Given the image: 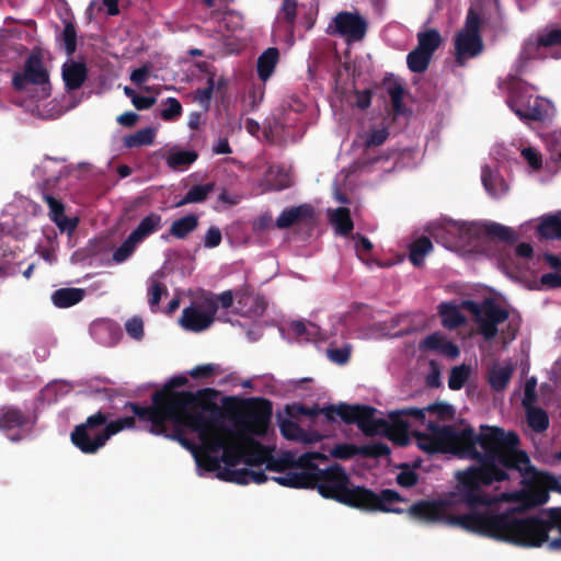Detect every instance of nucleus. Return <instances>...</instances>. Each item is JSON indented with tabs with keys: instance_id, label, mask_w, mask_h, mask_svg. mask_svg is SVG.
<instances>
[{
	"instance_id": "nucleus-1",
	"label": "nucleus",
	"mask_w": 561,
	"mask_h": 561,
	"mask_svg": "<svg viewBox=\"0 0 561 561\" xmlns=\"http://www.w3.org/2000/svg\"><path fill=\"white\" fill-rule=\"evenodd\" d=\"M129 407L140 421L148 423L151 434L178 440L188 449L201 477L217 471L219 479L238 484L263 483L268 479L264 472L231 468L240 463L265 465L278 472L271 480L279 485L317 488L323 497L366 511L403 512L397 506L402 501L397 492L374 493L353 486L340 466L320 469L319 465L327 460L322 453L277 454L270 443L272 407L266 400L242 401L231 422L218 408L201 404L186 392L158 391L150 407Z\"/></svg>"
},
{
	"instance_id": "nucleus-2",
	"label": "nucleus",
	"mask_w": 561,
	"mask_h": 561,
	"mask_svg": "<svg viewBox=\"0 0 561 561\" xmlns=\"http://www.w3.org/2000/svg\"><path fill=\"white\" fill-rule=\"evenodd\" d=\"M448 407L428 405L425 409L409 408L391 411L388 421L378 417L369 407L339 404L309 414L308 428L305 421L291 419L279 422L282 435L289 440L304 444L317 443L327 436L321 430L324 423L337 417L346 423H356L369 436L381 435L397 445L410 443L413 434L422 450L450 453L460 458L473 459L479 466L457 471V484L453 491L436 500L419 501L410 506L409 515L423 523H442L465 530L513 543V492L490 495L483 486L511 480L513 470V432L481 426V433L466 424L439 425L425 414L439 415Z\"/></svg>"
},
{
	"instance_id": "nucleus-3",
	"label": "nucleus",
	"mask_w": 561,
	"mask_h": 561,
	"mask_svg": "<svg viewBox=\"0 0 561 561\" xmlns=\"http://www.w3.org/2000/svg\"><path fill=\"white\" fill-rule=\"evenodd\" d=\"M461 305L473 314L478 331L485 340H492L500 334L502 342L506 344L515 339L520 325L518 314L511 313L493 300L481 304L465 300Z\"/></svg>"
},
{
	"instance_id": "nucleus-4",
	"label": "nucleus",
	"mask_w": 561,
	"mask_h": 561,
	"mask_svg": "<svg viewBox=\"0 0 561 561\" xmlns=\"http://www.w3.org/2000/svg\"><path fill=\"white\" fill-rule=\"evenodd\" d=\"M482 221L442 218L427 226V232L446 249L461 254L478 250L483 240Z\"/></svg>"
},
{
	"instance_id": "nucleus-5",
	"label": "nucleus",
	"mask_w": 561,
	"mask_h": 561,
	"mask_svg": "<svg viewBox=\"0 0 561 561\" xmlns=\"http://www.w3.org/2000/svg\"><path fill=\"white\" fill-rule=\"evenodd\" d=\"M134 417L125 416L107 422L106 415L98 412L78 425L71 433V440L82 453L94 454L106 442L123 430L133 428Z\"/></svg>"
},
{
	"instance_id": "nucleus-6",
	"label": "nucleus",
	"mask_w": 561,
	"mask_h": 561,
	"mask_svg": "<svg viewBox=\"0 0 561 561\" xmlns=\"http://www.w3.org/2000/svg\"><path fill=\"white\" fill-rule=\"evenodd\" d=\"M507 105L522 121H545L554 115L553 104L534 94V89L511 76L505 87Z\"/></svg>"
},
{
	"instance_id": "nucleus-7",
	"label": "nucleus",
	"mask_w": 561,
	"mask_h": 561,
	"mask_svg": "<svg viewBox=\"0 0 561 561\" xmlns=\"http://www.w3.org/2000/svg\"><path fill=\"white\" fill-rule=\"evenodd\" d=\"M13 88L34 100H43L50 94V82L47 70L38 56H30L23 71L14 72Z\"/></svg>"
},
{
	"instance_id": "nucleus-8",
	"label": "nucleus",
	"mask_w": 561,
	"mask_h": 561,
	"mask_svg": "<svg viewBox=\"0 0 561 561\" xmlns=\"http://www.w3.org/2000/svg\"><path fill=\"white\" fill-rule=\"evenodd\" d=\"M480 22V10L473 4L468 11L463 28L455 37L456 62L459 66H463L468 59L477 57L482 51Z\"/></svg>"
},
{
	"instance_id": "nucleus-9",
	"label": "nucleus",
	"mask_w": 561,
	"mask_h": 561,
	"mask_svg": "<svg viewBox=\"0 0 561 561\" xmlns=\"http://www.w3.org/2000/svg\"><path fill=\"white\" fill-rule=\"evenodd\" d=\"M215 314V302L203 298L183 310L180 323L185 330L201 332L210 327Z\"/></svg>"
},
{
	"instance_id": "nucleus-10",
	"label": "nucleus",
	"mask_w": 561,
	"mask_h": 561,
	"mask_svg": "<svg viewBox=\"0 0 561 561\" xmlns=\"http://www.w3.org/2000/svg\"><path fill=\"white\" fill-rule=\"evenodd\" d=\"M367 31L366 20L357 13L340 12L328 26V33L345 37L348 42L363 39Z\"/></svg>"
},
{
	"instance_id": "nucleus-11",
	"label": "nucleus",
	"mask_w": 561,
	"mask_h": 561,
	"mask_svg": "<svg viewBox=\"0 0 561 561\" xmlns=\"http://www.w3.org/2000/svg\"><path fill=\"white\" fill-rule=\"evenodd\" d=\"M533 248L529 243L523 242L516 245L514 251L506 252L501 256L499 263L501 268L511 277L525 274L533 262Z\"/></svg>"
},
{
	"instance_id": "nucleus-12",
	"label": "nucleus",
	"mask_w": 561,
	"mask_h": 561,
	"mask_svg": "<svg viewBox=\"0 0 561 561\" xmlns=\"http://www.w3.org/2000/svg\"><path fill=\"white\" fill-rule=\"evenodd\" d=\"M558 45H561V28L546 30L536 38V41H528L525 43L522 50V58H546L548 56V50Z\"/></svg>"
},
{
	"instance_id": "nucleus-13",
	"label": "nucleus",
	"mask_w": 561,
	"mask_h": 561,
	"mask_svg": "<svg viewBox=\"0 0 561 561\" xmlns=\"http://www.w3.org/2000/svg\"><path fill=\"white\" fill-rule=\"evenodd\" d=\"M296 13L297 1L284 0L274 23V37L288 43L293 42Z\"/></svg>"
},
{
	"instance_id": "nucleus-14",
	"label": "nucleus",
	"mask_w": 561,
	"mask_h": 561,
	"mask_svg": "<svg viewBox=\"0 0 561 561\" xmlns=\"http://www.w3.org/2000/svg\"><path fill=\"white\" fill-rule=\"evenodd\" d=\"M27 424V416L14 408L5 409L0 416V432L11 442H18L25 436Z\"/></svg>"
},
{
	"instance_id": "nucleus-15",
	"label": "nucleus",
	"mask_w": 561,
	"mask_h": 561,
	"mask_svg": "<svg viewBox=\"0 0 561 561\" xmlns=\"http://www.w3.org/2000/svg\"><path fill=\"white\" fill-rule=\"evenodd\" d=\"M43 198L49 207L50 219L57 225L60 231L71 233L78 225V219L67 217L64 213V205L53 196L44 194Z\"/></svg>"
},
{
	"instance_id": "nucleus-16",
	"label": "nucleus",
	"mask_w": 561,
	"mask_h": 561,
	"mask_svg": "<svg viewBox=\"0 0 561 561\" xmlns=\"http://www.w3.org/2000/svg\"><path fill=\"white\" fill-rule=\"evenodd\" d=\"M481 180L485 191L492 197H501L508 191V184L499 171L488 165L482 168Z\"/></svg>"
},
{
	"instance_id": "nucleus-17",
	"label": "nucleus",
	"mask_w": 561,
	"mask_h": 561,
	"mask_svg": "<svg viewBox=\"0 0 561 561\" xmlns=\"http://www.w3.org/2000/svg\"><path fill=\"white\" fill-rule=\"evenodd\" d=\"M87 78L84 64L68 59L62 66V79L68 90H76L82 85Z\"/></svg>"
},
{
	"instance_id": "nucleus-18",
	"label": "nucleus",
	"mask_w": 561,
	"mask_h": 561,
	"mask_svg": "<svg viewBox=\"0 0 561 561\" xmlns=\"http://www.w3.org/2000/svg\"><path fill=\"white\" fill-rule=\"evenodd\" d=\"M34 174L37 178H43L46 184H49L51 181L67 175L68 168L61 160L46 158L42 161L41 165L36 167Z\"/></svg>"
},
{
	"instance_id": "nucleus-19",
	"label": "nucleus",
	"mask_w": 561,
	"mask_h": 561,
	"mask_svg": "<svg viewBox=\"0 0 561 561\" xmlns=\"http://www.w3.org/2000/svg\"><path fill=\"white\" fill-rule=\"evenodd\" d=\"M313 216V208L309 205H300L285 209L277 218L276 226L280 229L290 227L294 224L310 220Z\"/></svg>"
},
{
	"instance_id": "nucleus-20",
	"label": "nucleus",
	"mask_w": 561,
	"mask_h": 561,
	"mask_svg": "<svg viewBox=\"0 0 561 561\" xmlns=\"http://www.w3.org/2000/svg\"><path fill=\"white\" fill-rule=\"evenodd\" d=\"M238 308L237 312L244 317H256L263 313L265 301L263 298L249 294H237Z\"/></svg>"
},
{
	"instance_id": "nucleus-21",
	"label": "nucleus",
	"mask_w": 561,
	"mask_h": 561,
	"mask_svg": "<svg viewBox=\"0 0 561 561\" xmlns=\"http://www.w3.org/2000/svg\"><path fill=\"white\" fill-rule=\"evenodd\" d=\"M482 237L497 239L505 242H514L517 240L518 234L511 228L494 221H482Z\"/></svg>"
},
{
	"instance_id": "nucleus-22",
	"label": "nucleus",
	"mask_w": 561,
	"mask_h": 561,
	"mask_svg": "<svg viewBox=\"0 0 561 561\" xmlns=\"http://www.w3.org/2000/svg\"><path fill=\"white\" fill-rule=\"evenodd\" d=\"M279 53L277 48L270 47L263 51L257 58V76L262 81H266L271 78L274 69L278 62Z\"/></svg>"
},
{
	"instance_id": "nucleus-23",
	"label": "nucleus",
	"mask_w": 561,
	"mask_h": 561,
	"mask_svg": "<svg viewBox=\"0 0 561 561\" xmlns=\"http://www.w3.org/2000/svg\"><path fill=\"white\" fill-rule=\"evenodd\" d=\"M537 229L546 239H561V210L541 217Z\"/></svg>"
},
{
	"instance_id": "nucleus-24",
	"label": "nucleus",
	"mask_w": 561,
	"mask_h": 561,
	"mask_svg": "<svg viewBox=\"0 0 561 561\" xmlns=\"http://www.w3.org/2000/svg\"><path fill=\"white\" fill-rule=\"evenodd\" d=\"M84 297V290L80 288H60L53 293L51 301L58 308H69L80 302Z\"/></svg>"
},
{
	"instance_id": "nucleus-25",
	"label": "nucleus",
	"mask_w": 561,
	"mask_h": 561,
	"mask_svg": "<svg viewBox=\"0 0 561 561\" xmlns=\"http://www.w3.org/2000/svg\"><path fill=\"white\" fill-rule=\"evenodd\" d=\"M197 159V153L193 150H180L172 148L165 156L168 167L173 170H183Z\"/></svg>"
},
{
	"instance_id": "nucleus-26",
	"label": "nucleus",
	"mask_w": 561,
	"mask_h": 561,
	"mask_svg": "<svg viewBox=\"0 0 561 561\" xmlns=\"http://www.w3.org/2000/svg\"><path fill=\"white\" fill-rule=\"evenodd\" d=\"M162 218L159 214L151 213L144 217L137 228L130 233V236L140 243L148 236L153 233L161 227Z\"/></svg>"
},
{
	"instance_id": "nucleus-27",
	"label": "nucleus",
	"mask_w": 561,
	"mask_h": 561,
	"mask_svg": "<svg viewBox=\"0 0 561 561\" xmlns=\"http://www.w3.org/2000/svg\"><path fill=\"white\" fill-rule=\"evenodd\" d=\"M328 216L331 225L340 234H347L353 230V221L350 216V209L346 207H339L336 209H329Z\"/></svg>"
},
{
	"instance_id": "nucleus-28",
	"label": "nucleus",
	"mask_w": 561,
	"mask_h": 561,
	"mask_svg": "<svg viewBox=\"0 0 561 561\" xmlns=\"http://www.w3.org/2000/svg\"><path fill=\"white\" fill-rule=\"evenodd\" d=\"M439 314L443 325L448 329L457 328L465 322V316L454 302H443L439 306Z\"/></svg>"
},
{
	"instance_id": "nucleus-29",
	"label": "nucleus",
	"mask_w": 561,
	"mask_h": 561,
	"mask_svg": "<svg viewBox=\"0 0 561 561\" xmlns=\"http://www.w3.org/2000/svg\"><path fill=\"white\" fill-rule=\"evenodd\" d=\"M512 374L513 367L511 364H495L489 373L490 385L497 391L503 390L511 380Z\"/></svg>"
},
{
	"instance_id": "nucleus-30",
	"label": "nucleus",
	"mask_w": 561,
	"mask_h": 561,
	"mask_svg": "<svg viewBox=\"0 0 561 561\" xmlns=\"http://www.w3.org/2000/svg\"><path fill=\"white\" fill-rule=\"evenodd\" d=\"M198 226V217L196 215H187L172 222L170 233L176 239H184L193 232Z\"/></svg>"
},
{
	"instance_id": "nucleus-31",
	"label": "nucleus",
	"mask_w": 561,
	"mask_h": 561,
	"mask_svg": "<svg viewBox=\"0 0 561 561\" xmlns=\"http://www.w3.org/2000/svg\"><path fill=\"white\" fill-rule=\"evenodd\" d=\"M163 275V272L158 271L151 275L148 282L149 305L152 310L158 307L162 295L167 294Z\"/></svg>"
},
{
	"instance_id": "nucleus-32",
	"label": "nucleus",
	"mask_w": 561,
	"mask_h": 561,
	"mask_svg": "<svg viewBox=\"0 0 561 561\" xmlns=\"http://www.w3.org/2000/svg\"><path fill=\"white\" fill-rule=\"evenodd\" d=\"M442 36L437 30L428 28L417 34V48L433 56L434 51L440 46Z\"/></svg>"
},
{
	"instance_id": "nucleus-33",
	"label": "nucleus",
	"mask_w": 561,
	"mask_h": 561,
	"mask_svg": "<svg viewBox=\"0 0 561 561\" xmlns=\"http://www.w3.org/2000/svg\"><path fill=\"white\" fill-rule=\"evenodd\" d=\"M154 137L156 129L152 127H147L137 130L135 134L125 136L123 141L127 148H136L153 144Z\"/></svg>"
},
{
	"instance_id": "nucleus-34",
	"label": "nucleus",
	"mask_w": 561,
	"mask_h": 561,
	"mask_svg": "<svg viewBox=\"0 0 561 561\" xmlns=\"http://www.w3.org/2000/svg\"><path fill=\"white\" fill-rule=\"evenodd\" d=\"M433 250V244L428 238H420L410 245V261L413 265L423 264L425 256Z\"/></svg>"
},
{
	"instance_id": "nucleus-35",
	"label": "nucleus",
	"mask_w": 561,
	"mask_h": 561,
	"mask_svg": "<svg viewBox=\"0 0 561 561\" xmlns=\"http://www.w3.org/2000/svg\"><path fill=\"white\" fill-rule=\"evenodd\" d=\"M214 184L207 183L193 186L187 194L175 204V207H182L191 203H201L206 199L207 195L213 192Z\"/></svg>"
},
{
	"instance_id": "nucleus-36",
	"label": "nucleus",
	"mask_w": 561,
	"mask_h": 561,
	"mask_svg": "<svg viewBox=\"0 0 561 561\" xmlns=\"http://www.w3.org/2000/svg\"><path fill=\"white\" fill-rule=\"evenodd\" d=\"M290 184L287 172L279 168H271L266 175V184L263 190H283Z\"/></svg>"
},
{
	"instance_id": "nucleus-37",
	"label": "nucleus",
	"mask_w": 561,
	"mask_h": 561,
	"mask_svg": "<svg viewBox=\"0 0 561 561\" xmlns=\"http://www.w3.org/2000/svg\"><path fill=\"white\" fill-rule=\"evenodd\" d=\"M432 59V56L415 47L412 51H410L407 56V64L411 71L413 72H423L427 69L428 64Z\"/></svg>"
},
{
	"instance_id": "nucleus-38",
	"label": "nucleus",
	"mask_w": 561,
	"mask_h": 561,
	"mask_svg": "<svg viewBox=\"0 0 561 561\" xmlns=\"http://www.w3.org/2000/svg\"><path fill=\"white\" fill-rule=\"evenodd\" d=\"M242 26V19L239 14L227 12L219 22L218 33L222 38H228V34L237 32Z\"/></svg>"
},
{
	"instance_id": "nucleus-39",
	"label": "nucleus",
	"mask_w": 561,
	"mask_h": 561,
	"mask_svg": "<svg viewBox=\"0 0 561 561\" xmlns=\"http://www.w3.org/2000/svg\"><path fill=\"white\" fill-rule=\"evenodd\" d=\"M527 421L529 426L536 432H543L549 425L547 413L542 409L528 408Z\"/></svg>"
},
{
	"instance_id": "nucleus-40",
	"label": "nucleus",
	"mask_w": 561,
	"mask_h": 561,
	"mask_svg": "<svg viewBox=\"0 0 561 561\" xmlns=\"http://www.w3.org/2000/svg\"><path fill=\"white\" fill-rule=\"evenodd\" d=\"M139 243L129 234L128 238L113 252L112 260L116 264L125 262L131 256Z\"/></svg>"
},
{
	"instance_id": "nucleus-41",
	"label": "nucleus",
	"mask_w": 561,
	"mask_h": 561,
	"mask_svg": "<svg viewBox=\"0 0 561 561\" xmlns=\"http://www.w3.org/2000/svg\"><path fill=\"white\" fill-rule=\"evenodd\" d=\"M520 156L527 163L530 171H539L542 167V154L539 150L530 146L520 148Z\"/></svg>"
},
{
	"instance_id": "nucleus-42",
	"label": "nucleus",
	"mask_w": 561,
	"mask_h": 561,
	"mask_svg": "<svg viewBox=\"0 0 561 561\" xmlns=\"http://www.w3.org/2000/svg\"><path fill=\"white\" fill-rule=\"evenodd\" d=\"M551 266L556 268L552 273H547L541 276V284L548 287L561 286V262L559 259L549 255L547 256Z\"/></svg>"
},
{
	"instance_id": "nucleus-43",
	"label": "nucleus",
	"mask_w": 561,
	"mask_h": 561,
	"mask_svg": "<svg viewBox=\"0 0 561 561\" xmlns=\"http://www.w3.org/2000/svg\"><path fill=\"white\" fill-rule=\"evenodd\" d=\"M388 137L386 127L380 126L370 129L362 136L363 142L366 147H375L381 145Z\"/></svg>"
},
{
	"instance_id": "nucleus-44",
	"label": "nucleus",
	"mask_w": 561,
	"mask_h": 561,
	"mask_svg": "<svg viewBox=\"0 0 561 561\" xmlns=\"http://www.w3.org/2000/svg\"><path fill=\"white\" fill-rule=\"evenodd\" d=\"M469 377V368L465 365L454 367L451 369L448 385L453 390H459L463 387L465 382Z\"/></svg>"
},
{
	"instance_id": "nucleus-45",
	"label": "nucleus",
	"mask_w": 561,
	"mask_h": 561,
	"mask_svg": "<svg viewBox=\"0 0 561 561\" xmlns=\"http://www.w3.org/2000/svg\"><path fill=\"white\" fill-rule=\"evenodd\" d=\"M125 331L130 339L141 341L145 335L144 320L137 316L129 318L125 322Z\"/></svg>"
},
{
	"instance_id": "nucleus-46",
	"label": "nucleus",
	"mask_w": 561,
	"mask_h": 561,
	"mask_svg": "<svg viewBox=\"0 0 561 561\" xmlns=\"http://www.w3.org/2000/svg\"><path fill=\"white\" fill-rule=\"evenodd\" d=\"M182 114V105L175 98H168L161 111V118L163 121H174Z\"/></svg>"
},
{
	"instance_id": "nucleus-47",
	"label": "nucleus",
	"mask_w": 561,
	"mask_h": 561,
	"mask_svg": "<svg viewBox=\"0 0 561 561\" xmlns=\"http://www.w3.org/2000/svg\"><path fill=\"white\" fill-rule=\"evenodd\" d=\"M348 103L353 107L365 110L371 103V92L369 90H354L348 96Z\"/></svg>"
},
{
	"instance_id": "nucleus-48",
	"label": "nucleus",
	"mask_w": 561,
	"mask_h": 561,
	"mask_svg": "<svg viewBox=\"0 0 561 561\" xmlns=\"http://www.w3.org/2000/svg\"><path fill=\"white\" fill-rule=\"evenodd\" d=\"M61 42L67 55H72L77 47V34L72 24H67L61 34Z\"/></svg>"
},
{
	"instance_id": "nucleus-49",
	"label": "nucleus",
	"mask_w": 561,
	"mask_h": 561,
	"mask_svg": "<svg viewBox=\"0 0 561 561\" xmlns=\"http://www.w3.org/2000/svg\"><path fill=\"white\" fill-rule=\"evenodd\" d=\"M290 330L297 337H306L307 340L318 332V328L314 324L304 321H293L290 323Z\"/></svg>"
},
{
	"instance_id": "nucleus-50",
	"label": "nucleus",
	"mask_w": 561,
	"mask_h": 561,
	"mask_svg": "<svg viewBox=\"0 0 561 561\" xmlns=\"http://www.w3.org/2000/svg\"><path fill=\"white\" fill-rule=\"evenodd\" d=\"M214 88H215V83H214V80L210 78L208 80V84L205 89L195 91L194 101L207 110L210 105V100H211Z\"/></svg>"
},
{
	"instance_id": "nucleus-51",
	"label": "nucleus",
	"mask_w": 561,
	"mask_h": 561,
	"mask_svg": "<svg viewBox=\"0 0 561 561\" xmlns=\"http://www.w3.org/2000/svg\"><path fill=\"white\" fill-rule=\"evenodd\" d=\"M446 342V339L440 333H433L424 339L421 343V347L423 350L435 351L440 353L443 344Z\"/></svg>"
},
{
	"instance_id": "nucleus-52",
	"label": "nucleus",
	"mask_w": 561,
	"mask_h": 561,
	"mask_svg": "<svg viewBox=\"0 0 561 561\" xmlns=\"http://www.w3.org/2000/svg\"><path fill=\"white\" fill-rule=\"evenodd\" d=\"M205 300H213L216 305V311L219 307L229 308L233 302V295L230 290L224 291L220 295H206Z\"/></svg>"
},
{
	"instance_id": "nucleus-53",
	"label": "nucleus",
	"mask_w": 561,
	"mask_h": 561,
	"mask_svg": "<svg viewBox=\"0 0 561 561\" xmlns=\"http://www.w3.org/2000/svg\"><path fill=\"white\" fill-rule=\"evenodd\" d=\"M221 239V231L217 227H210L203 237V244L208 249L216 248L220 244Z\"/></svg>"
},
{
	"instance_id": "nucleus-54",
	"label": "nucleus",
	"mask_w": 561,
	"mask_h": 561,
	"mask_svg": "<svg viewBox=\"0 0 561 561\" xmlns=\"http://www.w3.org/2000/svg\"><path fill=\"white\" fill-rule=\"evenodd\" d=\"M547 148L561 159V128L546 138Z\"/></svg>"
},
{
	"instance_id": "nucleus-55",
	"label": "nucleus",
	"mask_w": 561,
	"mask_h": 561,
	"mask_svg": "<svg viewBox=\"0 0 561 561\" xmlns=\"http://www.w3.org/2000/svg\"><path fill=\"white\" fill-rule=\"evenodd\" d=\"M389 95L396 112L400 113L402 107L403 88L400 84H393L389 88Z\"/></svg>"
},
{
	"instance_id": "nucleus-56",
	"label": "nucleus",
	"mask_w": 561,
	"mask_h": 561,
	"mask_svg": "<svg viewBox=\"0 0 561 561\" xmlns=\"http://www.w3.org/2000/svg\"><path fill=\"white\" fill-rule=\"evenodd\" d=\"M328 357L336 364H344L350 358V350L347 347L329 348Z\"/></svg>"
},
{
	"instance_id": "nucleus-57",
	"label": "nucleus",
	"mask_w": 561,
	"mask_h": 561,
	"mask_svg": "<svg viewBox=\"0 0 561 561\" xmlns=\"http://www.w3.org/2000/svg\"><path fill=\"white\" fill-rule=\"evenodd\" d=\"M416 481L417 477L412 470H403L397 476V482L402 486H412Z\"/></svg>"
},
{
	"instance_id": "nucleus-58",
	"label": "nucleus",
	"mask_w": 561,
	"mask_h": 561,
	"mask_svg": "<svg viewBox=\"0 0 561 561\" xmlns=\"http://www.w3.org/2000/svg\"><path fill=\"white\" fill-rule=\"evenodd\" d=\"M356 453V448L351 445H337L331 450V455L336 458H348Z\"/></svg>"
},
{
	"instance_id": "nucleus-59",
	"label": "nucleus",
	"mask_w": 561,
	"mask_h": 561,
	"mask_svg": "<svg viewBox=\"0 0 561 561\" xmlns=\"http://www.w3.org/2000/svg\"><path fill=\"white\" fill-rule=\"evenodd\" d=\"M149 67L144 66L141 68L135 69L130 75V80L137 84L140 85L145 83L149 78Z\"/></svg>"
},
{
	"instance_id": "nucleus-60",
	"label": "nucleus",
	"mask_w": 561,
	"mask_h": 561,
	"mask_svg": "<svg viewBox=\"0 0 561 561\" xmlns=\"http://www.w3.org/2000/svg\"><path fill=\"white\" fill-rule=\"evenodd\" d=\"M215 369H216L215 365L204 364V365H198V366L194 367L190 371V374L194 378L207 377V376L211 375L215 371Z\"/></svg>"
},
{
	"instance_id": "nucleus-61",
	"label": "nucleus",
	"mask_w": 561,
	"mask_h": 561,
	"mask_svg": "<svg viewBox=\"0 0 561 561\" xmlns=\"http://www.w3.org/2000/svg\"><path fill=\"white\" fill-rule=\"evenodd\" d=\"M131 102L137 110H147L154 104L156 100L150 96L133 95Z\"/></svg>"
},
{
	"instance_id": "nucleus-62",
	"label": "nucleus",
	"mask_w": 561,
	"mask_h": 561,
	"mask_svg": "<svg viewBox=\"0 0 561 561\" xmlns=\"http://www.w3.org/2000/svg\"><path fill=\"white\" fill-rule=\"evenodd\" d=\"M353 239L355 241L354 248L358 255H360L363 252H368L371 250L373 244L367 238L356 236Z\"/></svg>"
},
{
	"instance_id": "nucleus-63",
	"label": "nucleus",
	"mask_w": 561,
	"mask_h": 561,
	"mask_svg": "<svg viewBox=\"0 0 561 561\" xmlns=\"http://www.w3.org/2000/svg\"><path fill=\"white\" fill-rule=\"evenodd\" d=\"M459 348L456 344L453 342L446 340V342L443 344L442 351L439 354L445 355L448 358H456L459 356Z\"/></svg>"
},
{
	"instance_id": "nucleus-64",
	"label": "nucleus",
	"mask_w": 561,
	"mask_h": 561,
	"mask_svg": "<svg viewBox=\"0 0 561 561\" xmlns=\"http://www.w3.org/2000/svg\"><path fill=\"white\" fill-rule=\"evenodd\" d=\"M138 115L134 112H125L117 117V122L123 126H133L137 122Z\"/></svg>"
}]
</instances>
